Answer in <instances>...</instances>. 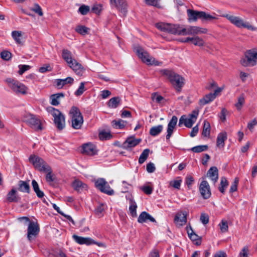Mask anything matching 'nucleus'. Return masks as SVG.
Instances as JSON below:
<instances>
[{
    "label": "nucleus",
    "instance_id": "nucleus-41",
    "mask_svg": "<svg viewBox=\"0 0 257 257\" xmlns=\"http://www.w3.org/2000/svg\"><path fill=\"white\" fill-rule=\"evenodd\" d=\"M192 43L195 46H197L199 47H202L204 45V40L200 37L195 36L192 37Z\"/></svg>",
    "mask_w": 257,
    "mask_h": 257
},
{
    "label": "nucleus",
    "instance_id": "nucleus-49",
    "mask_svg": "<svg viewBox=\"0 0 257 257\" xmlns=\"http://www.w3.org/2000/svg\"><path fill=\"white\" fill-rule=\"evenodd\" d=\"M208 148V146L206 145L198 146L193 147L191 149V150L195 153H200L206 150Z\"/></svg>",
    "mask_w": 257,
    "mask_h": 257
},
{
    "label": "nucleus",
    "instance_id": "nucleus-31",
    "mask_svg": "<svg viewBox=\"0 0 257 257\" xmlns=\"http://www.w3.org/2000/svg\"><path fill=\"white\" fill-rule=\"evenodd\" d=\"M72 186L75 190L78 191H81L83 190H85L87 188L86 184L83 183L80 180L78 179H75L73 181L72 183Z\"/></svg>",
    "mask_w": 257,
    "mask_h": 257
},
{
    "label": "nucleus",
    "instance_id": "nucleus-25",
    "mask_svg": "<svg viewBox=\"0 0 257 257\" xmlns=\"http://www.w3.org/2000/svg\"><path fill=\"white\" fill-rule=\"evenodd\" d=\"M202 12V11L199 12L190 9L188 10L187 14L188 17V21L190 22H195L198 19H201L200 17L201 13Z\"/></svg>",
    "mask_w": 257,
    "mask_h": 257
},
{
    "label": "nucleus",
    "instance_id": "nucleus-58",
    "mask_svg": "<svg viewBox=\"0 0 257 257\" xmlns=\"http://www.w3.org/2000/svg\"><path fill=\"white\" fill-rule=\"evenodd\" d=\"M1 57L4 60H8L11 57V54L8 51H3L1 53Z\"/></svg>",
    "mask_w": 257,
    "mask_h": 257
},
{
    "label": "nucleus",
    "instance_id": "nucleus-35",
    "mask_svg": "<svg viewBox=\"0 0 257 257\" xmlns=\"http://www.w3.org/2000/svg\"><path fill=\"white\" fill-rule=\"evenodd\" d=\"M22 32L19 31H14L12 32V36L16 43L22 44Z\"/></svg>",
    "mask_w": 257,
    "mask_h": 257
},
{
    "label": "nucleus",
    "instance_id": "nucleus-3",
    "mask_svg": "<svg viewBox=\"0 0 257 257\" xmlns=\"http://www.w3.org/2000/svg\"><path fill=\"white\" fill-rule=\"evenodd\" d=\"M134 50L142 61L148 65L159 66L162 63L161 62L156 60L154 58L149 55L148 52L145 51L140 46L135 47Z\"/></svg>",
    "mask_w": 257,
    "mask_h": 257
},
{
    "label": "nucleus",
    "instance_id": "nucleus-8",
    "mask_svg": "<svg viewBox=\"0 0 257 257\" xmlns=\"http://www.w3.org/2000/svg\"><path fill=\"white\" fill-rule=\"evenodd\" d=\"M23 120L32 129L39 131L43 129L41 120L36 116L29 113H25L23 117Z\"/></svg>",
    "mask_w": 257,
    "mask_h": 257
},
{
    "label": "nucleus",
    "instance_id": "nucleus-4",
    "mask_svg": "<svg viewBox=\"0 0 257 257\" xmlns=\"http://www.w3.org/2000/svg\"><path fill=\"white\" fill-rule=\"evenodd\" d=\"M232 24L238 28H245L249 30H254L255 28L250 24L240 17L230 15L229 14L223 15Z\"/></svg>",
    "mask_w": 257,
    "mask_h": 257
},
{
    "label": "nucleus",
    "instance_id": "nucleus-34",
    "mask_svg": "<svg viewBox=\"0 0 257 257\" xmlns=\"http://www.w3.org/2000/svg\"><path fill=\"white\" fill-rule=\"evenodd\" d=\"M215 99V95L212 93H210L205 95L202 98L199 100V103L204 105L212 101Z\"/></svg>",
    "mask_w": 257,
    "mask_h": 257
},
{
    "label": "nucleus",
    "instance_id": "nucleus-48",
    "mask_svg": "<svg viewBox=\"0 0 257 257\" xmlns=\"http://www.w3.org/2000/svg\"><path fill=\"white\" fill-rule=\"evenodd\" d=\"M49 170L48 171H43V172L46 173V181L49 183H52L54 180L55 177L54 175L52 173V171L51 168L49 167Z\"/></svg>",
    "mask_w": 257,
    "mask_h": 257
},
{
    "label": "nucleus",
    "instance_id": "nucleus-51",
    "mask_svg": "<svg viewBox=\"0 0 257 257\" xmlns=\"http://www.w3.org/2000/svg\"><path fill=\"white\" fill-rule=\"evenodd\" d=\"M152 99L154 101L159 103H162L164 100V98L162 96L157 93L152 94Z\"/></svg>",
    "mask_w": 257,
    "mask_h": 257
},
{
    "label": "nucleus",
    "instance_id": "nucleus-64",
    "mask_svg": "<svg viewBox=\"0 0 257 257\" xmlns=\"http://www.w3.org/2000/svg\"><path fill=\"white\" fill-rule=\"evenodd\" d=\"M257 124V121L254 118L253 120H252L251 121L249 122L247 124V127L251 131L254 126Z\"/></svg>",
    "mask_w": 257,
    "mask_h": 257
},
{
    "label": "nucleus",
    "instance_id": "nucleus-20",
    "mask_svg": "<svg viewBox=\"0 0 257 257\" xmlns=\"http://www.w3.org/2000/svg\"><path fill=\"white\" fill-rule=\"evenodd\" d=\"M141 142L140 139H136L134 137L128 138L126 141L122 144V147L125 149H130L135 147Z\"/></svg>",
    "mask_w": 257,
    "mask_h": 257
},
{
    "label": "nucleus",
    "instance_id": "nucleus-12",
    "mask_svg": "<svg viewBox=\"0 0 257 257\" xmlns=\"http://www.w3.org/2000/svg\"><path fill=\"white\" fill-rule=\"evenodd\" d=\"M156 27L162 31L178 35L179 25L160 22L156 24Z\"/></svg>",
    "mask_w": 257,
    "mask_h": 257
},
{
    "label": "nucleus",
    "instance_id": "nucleus-52",
    "mask_svg": "<svg viewBox=\"0 0 257 257\" xmlns=\"http://www.w3.org/2000/svg\"><path fill=\"white\" fill-rule=\"evenodd\" d=\"M18 67L19 68L18 73L20 75H22L25 72L31 68V66L28 65H20Z\"/></svg>",
    "mask_w": 257,
    "mask_h": 257
},
{
    "label": "nucleus",
    "instance_id": "nucleus-45",
    "mask_svg": "<svg viewBox=\"0 0 257 257\" xmlns=\"http://www.w3.org/2000/svg\"><path fill=\"white\" fill-rule=\"evenodd\" d=\"M137 205L136 202L133 199H130L129 210L132 216H136L137 215Z\"/></svg>",
    "mask_w": 257,
    "mask_h": 257
},
{
    "label": "nucleus",
    "instance_id": "nucleus-9",
    "mask_svg": "<svg viewBox=\"0 0 257 257\" xmlns=\"http://www.w3.org/2000/svg\"><path fill=\"white\" fill-rule=\"evenodd\" d=\"M207 32V29L204 28L197 26H189L185 28L179 25L178 35H192L195 36L198 34H206Z\"/></svg>",
    "mask_w": 257,
    "mask_h": 257
},
{
    "label": "nucleus",
    "instance_id": "nucleus-54",
    "mask_svg": "<svg viewBox=\"0 0 257 257\" xmlns=\"http://www.w3.org/2000/svg\"><path fill=\"white\" fill-rule=\"evenodd\" d=\"M32 10L35 13L38 14L40 16H42L43 15L42 9L38 4H35Z\"/></svg>",
    "mask_w": 257,
    "mask_h": 257
},
{
    "label": "nucleus",
    "instance_id": "nucleus-40",
    "mask_svg": "<svg viewBox=\"0 0 257 257\" xmlns=\"http://www.w3.org/2000/svg\"><path fill=\"white\" fill-rule=\"evenodd\" d=\"M19 190L22 192L28 193L30 190V187L28 183L21 181L19 182Z\"/></svg>",
    "mask_w": 257,
    "mask_h": 257
},
{
    "label": "nucleus",
    "instance_id": "nucleus-43",
    "mask_svg": "<svg viewBox=\"0 0 257 257\" xmlns=\"http://www.w3.org/2000/svg\"><path fill=\"white\" fill-rule=\"evenodd\" d=\"M210 125L208 121L205 120L204 121L202 135L204 137H208L210 135Z\"/></svg>",
    "mask_w": 257,
    "mask_h": 257
},
{
    "label": "nucleus",
    "instance_id": "nucleus-7",
    "mask_svg": "<svg viewBox=\"0 0 257 257\" xmlns=\"http://www.w3.org/2000/svg\"><path fill=\"white\" fill-rule=\"evenodd\" d=\"M72 126L74 129H79L83 123V118L78 108L73 106L70 111Z\"/></svg>",
    "mask_w": 257,
    "mask_h": 257
},
{
    "label": "nucleus",
    "instance_id": "nucleus-46",
    "mask_svg": "<svg viewBox=\"0 0 257 257\" xmlns=\"http://www.w3.org/2000/svg\"><path fill=\"white\" fill-rule=\"evenodd\" d=\"M89 29L84 26H78L75 28V31L79 34L85 35L88 34Z\"/></svg>",
    "mask_w": 257,
    "mask_h": 257
},
{
    "label": "nucleus",
    "instance_id": "nucleus-36",
    "mask_svg": "<svg viewBox=\"0 0 257 257\" xmlns=\"http://www.w3.org/2000/svg\"><path fill=\"white\" fill-rule=\"evenodd\" d=\"M163 130V125H158L151 127L150 130V134L152 136L155 137L160 134Z\"/></svg>",
    "mask_w": 257,
    "mask_h": 257
},
{
    "label": "nucleus",
    "instance_id": "nucleus-38",
    "mask_svg": "<svg viewBox=\"0 0 257 257\" xmlns=\"http://www.w3.org/2000/svg\"><path fill=\"white\" fill-rule=\"evenodd\" d=\"M111 123L113 127L119 129L124 128L126 124V121L122 119L113 120Z\"/></svg>",
    "mask_w": 257,
    "mask_h": 257
},
{
    "label": "nucleus",
    "instance_id": "nucleus-19",
    "mask_svg": "<svg viewBox=\"0 0 257 257\" xmlns=\"http://www.w3.org/2000/svg\"><path fill=\"white\" fill-rule=\"evenodd\" d=\"M68 65L78 75H82L83 73L84 72V69L83 67L81 65V64L78 63L75 59L72 61Z\"/></svg>",
    "mask_w": 257,
    "mask_h": 257
},
{
    "label": "nucleus",
    "instance_id": "nucleus-2",
    "mask_svg": "<svg viewBox=\"0 0 257 257\" xmlns=\"http://www.w3.org/2000/svg\"><path fill=\"white\" fill-rule=\"evenodd\" d=\"M240 63L244 67L257 65V48H253L246 50L244 53V57L240 59Z\"/></svg>",
    "mask_w": 257,
    "mask_h": 257
},
{
    "label": "nucleus",
    "instance_id": "nucleus-24",
    "mask_svg": "<svg viewBox=\"0 0 257 257\" xmlns=\"http://www.w3.org/2000/svg\"><path fill=\"white\" fill-rule=\"evenodd\" d=\"M186 230L188 236L191 240L195 241V243L196 245H199L201 244V239L199 238V236L196 234L194 230L192 229L191 226H186Z\"/></svg>",
    "mask_w": 257,
    "mask_h": 257
},
{
    "label": "nucleus",
    "instance_id": "nucleus-30",
    "mask_svg": "<svg viewBox=\"0 0 257 257\" xmlns=\"http://www.w3.org/2000/svg\"><path fill=\"white\" fill-rule=\"evenodd\" d=\"M17 220V223L19 224H24L25 225H37L38 224L37 220L34 218L30 219L27 217H22L18 218Z\"/></svg>",
    "mask_w": 257,
    "mask_h": 257
},
{
    "label": "nucleus",
    "instance_id": "nucleus-11",
    "mask_svg": "<svg viewBox=\"0 0 257 257\" xmlns=\"http://www.w3.org/2000/svg\"><path fill=\"white\" fill-rule=\"evenodd\" d=\"M29 161L36 169L41 172L48 171L49 170V166L39 156L31 155L29 158Z\"/></svg>",
    "mask_w": 257,
    "mask_h": 257
},
{
    "label": "nucleus",
    "instance_id": "nucleus-27",
    "mask_svg": "<svg viewBox=\"0 0 257 257\" xmlns=\"http://www.w3.org/2000/svg\"><path fill=\"white\" fill-rule=\"evenodd\" d=\"M227 139V134L226 132H223L219 133L217 137L216 146L219 148L222 149L224 147V142Z\"/></svg>",
    "mask_w": 257,
    "mask_h": 257
},
{
    "label": "nucleus",
    "instance_id": "nucleus-37",
    "mask_svg": "<svg viewBox=\"0 0 257 257\" xmlns=\"http://www.w3.org/2000/svg\"><path fill=\"white\" fill-rule=\"evenodd\" d=\"M7 200L9 202H15L17 201V191L15 189H12L7 195Z\"/></svg>",
    "mask_w": 257,
    "mask_h": 257
},
{
    "label": "nucleus",
    "instance_id": "nucleus-61",
    "mask_svg": "<svg viewBox=\"0 0 257 257\" xmlns=\"http://www.w3.org/2000/svg\"><path fill=\"white\" fill-rule=\"evenodd\" d=\"M147 170L149 173H153L155 170V167L153 163H149L147 165Z\"/></svg>",
    "mask_w": 257,
    "mask_h": 257
},
{
    "label": "nucleus",
    "instance_id": "nucleus-50",
    "mask_svg": "<svg viewBox=\"0 0 257 257\" xmlns=\"http://www.w3.org/2000/svg\"><path fill=\"white\" fill-rule=\"evenodd\" d=\"M85 83L81 82L78 89L75 92V95L76 96H80L82 95L83 92L86 90L84 87Z\"/></svg>",
    "mask_w": 257,
    "mask_h": 257
},
{
    "label": "nucleus",
    "instance_id": "nucleus-21",
    "mask_svg": "<svg viewBox=\"0 0 257 257\" xmlns=\"http://www.w3.org/2000/svg\"><path fill=\"white\" fill-rule=\"evenodd\" d=\"M83 153L93 156L96 154L97 150L95 146L91 143H87L82 146Z\"/></svg>",
    "mask_w": 257,
    "mask_h": 257
},
{
    "label": "nucleus",
    "instance_id": "nucleus-56",
    "mask_svg": "<svg viewBox=\"0 0 257 257\" xmlns=\"http://www.w3.org/2000/svg\"><path fill=\"white\" fill-rule=\"evenodd\" d=\"M153 187L150 186H144L141 187V190L144 192L146 194L150 195L153 192Z\"/></svg>",
    "mask_w": 257,
    "mask_h": 257
},
{
    "label": "nucleus",
    "instance_id": "nucleus-29",
    "mask_svg": "<svg viewBox=\"0 0 257 257\" xmlns=\"http://www.w3.org/2000/svg\"><path fill=\"white\" fill-rule=\"evenodd\" d=\"M207 175L215 183L217 181L218 179V172L217 168L216 167H211L208 170Z\"/></svg>",
    "mask_w": 257,
    "mask_h": 257
},
{
    "label": "nucleus",
    "instance_id": "nucleus-42",
    "mask_svg": "<svg viewBox=\"0 0 257 257\" xmlns=\"http://www.w3.org/2000/svg\"><path fill=\"white\" fill-rule=\"evenodd\" d=\"M149 153L150 150L148 149H146L143 151L139 159V163L140 164H142L145 162L149 156Z\"/></svg>",
    "mask_w": 257,
    "mask_h": 257
},
{
    "label": "nucleus",
    "instance_id": "nucleus-47",
    "mask_svg": "<svg viewBox=\"0 0 257 257\" xmlns=\"http://www.w3.org/2000/svg\"><path fill=\"white\" fill-rule=\"evenodd\" d=\"M106 209V206L103 204H100L95 209V214L99 217L103 215V212Z\"/></svg>",
    "mask_w": 257,
    "mask_h": 257
},
{
    "label": "nucleus",
    "instance_id": "nucleus-63",
    "mask_svg": "<svg viewBox=\"0 0 257 257\" xmlns=\"http://www.w3.org/2000/svg\"><path fill=\"white\" fill-rule=\"evenodd\" d=\"M39 72L41 73H45L47 71H51L50 66L49 65H46L42 67H41L39 70Z\"/></svg>",
    "mask_w": 257,
    "mask_h": 257
},
{
    "label": "nucleus",
    "instance_id": "nucleus-16",
    "mask_svg": "<svg viewBox=\"0 0 257 257\" xmlns=\"http://www.w3.org/2000/svg\"><path fill=\"white\" fill-rule=\"evenodd\" d=\"M138 222L140 223H157L155 219L147 212H142L138 217Z\"/></svg>",
    "mask_w": 257,
    "mask_h": 257
},
{
    "label": "nucleus",
    "instance_id": "nucleus-26",
    "mask_svg": "<svg viewBox=\"0 0 257 257\" xmlns=\"http://www.w3.org/2000/svg\"><path fill=\"white\" fill-rule=\"evenodd\" d=\"M64 94L63 93H58L52 94L50 97V103L52 105L57 106L60 103V100L64 98Z\"/></svg>",
    "mask_w": 257,
    "mask_h": 257
},
{
    "label": "nucleus",
    "instance_id": "nucleus-32",
    "mask_svg": "<svg viewBox=\"0 0 257 257\" xmlns=\"http://www.w3.org/2000/svg\"><path fill=\"white\" fill-rule=\"evenodd\" d=\"M200 17L202 21L207 22H212L218 19L217 15L215 13H213L212 15H210L209 14L206 13L204 12H202L201 13Z\"/></svg>",
    "mask_w": 257,
    "mask_h": 257
},
{
    "label": "nucleus",
    "instance_id": "nucleus-14",
    "mask_svg": "<svg viewBox=\"0 0 257 257\" xmlns=\"http://www.w3.org/2000/svg\"><path fill=\"white\" fill-rule=\"evenodd\" d=\"M72 238L74 240L79 244H85L86 245L97 244L98 246H100V243L96 242L94 240L90 237H84L78 236L76 234H73L72 235Z\"/></svg>",
    "mask_w": 257,
    "mask_h": 257
},
{
    "label": "nucleus",
    "instance_id": "nucleus-55",
    "mask_svg": "<svg viewBox=\"0 0 257 257\" xmlns=\"http://www.w3.org/2000/svg\"><path fill=\"white\" fill-rule=\"evenodd\" d=\"M89 6L83 5L79 8V12L83 15H86L89 11Z\"/></svg>",
    "mask_w": 257,
    "mask_h": 257
},
{
    "label": "nucleus",
    "instance_id": "nucleus-10",
    "mask_svg": "<svg viewBox=\"0 0 257 257\" xmlns=\"http://www.w3.org/2000/svg\"><path fill=\"white\" fill-rule=\"evenodd\" d=\"M198 113V109H195L189 115L188 117H187L185 115H182L179 119L178 125L181 126L184 124L185 126L188 128L191 127L196 121Z\"/></svg>",
    "mask_w": 257,
    "mask_h": 257
},
{
    "label": "nucleus",
    "instance_id": "nucleus-39",
    "mask_svg": "<svg viewBox=\"0 0 257 257\" xmlns=\"http://www.w3.org/2000/svg\"><path fill=\"white\" fill-rule=\"evenodd\" d=\"M120 101V99L119 97H113L109 100L108 102V106L111 108H116L118 106Z\"/></svg>",
    "mask_w": 257,
    "mask_h": 257
},
{
    "label": "nucleus",
    "instance_id": "nucleus-23",
    "mask_svg": "<svg viewBox=\"0 0 257 257\" xmlns=\"http://www.w3.org/2000/svg\"><path fill=\"white\" fill-rule=\"evenodd\" d=\"M187 215L186 211H179L175 215L174 218V222L176 224L183 225L187 222Z\"/></svg>",
    "mask_w": 257,
    "mask_h": 257
},
{
    "label": "nucleus",
    "instance_id": "nucleus-15",
    "mask_svg": "<svg viewBox=\"0 0 257 257\" xmlns=\"http://www.w3.org/2000/svg\"><path fill=\"white\" fill-rule=\"evenodd\" d=\"M199 191L201 196L204 199H208L211 196L210 186L206 180H203L199 186Z\"/></svg>",
    "mask_w": 257,
    "mask_h": 257
},
{
    "label": "nucleus",
    "instance_id": "nucleus-60",
    "mask_svg": "<svg viewBox=\"0 0 257 257\" xmlns=\"http://www.w3.org/2000/svg\"><path fill=\"white\" fill-rule=\"evenodd\" d=\"M145 1L148 5L155 7L159 6V0H145Z\"/></svg>",
    "mask_w": 257,
    "mask_h": 257
},
{
    "label": "nucleus",
    "instance_id": "nucleus-6",
    "mask_svg": "<svg viewBox=\"0 0 257 257\" xmlns=\"http://www.w3.org/2000/svg\"><path fill=\"white\" fill-rule=\"evenodd\" d=\"M5 81L15 93L22 95L28 93V88L20 82L11 78L6 79Z\"/></svg>",
    "mask_w": 257,
    "mask_h": 257
},
{
    "label": "nucleus",
    "instance_id": "nucleus-1",
    "mask_svg": "<svg viewBox=\"0 0 257 257\" xmlns=\"http://www.w3.org/2000/svg\"><path fill=\"white\" fill-rule=\"evenodd\" d=\"M161 74L167 78L175 90L180 92L185 84V79L181 75L172 70L163 69L160 71Z\"/></svg>",
    "mask_w": 257,
    "mask_h": 257
},
{
    "label": "nucleus",
    "instance_id": "nucleus-57",
    "mask_svg": "<svg viewBox=\"0 0 257 257\" xmlns=\"http://www.w3.org/2000/svg\"><path fill=\"white\" fill-rule=\"evenodd\" d=\"M238 179L237 178H235L233 182L232 183L230 188V191L231 192H234L236 191L237 188V184L238 183Z\"/></svg>",
    "mask_w": 257,
    "mask_h": 257
},
{
    "label": "nucleus",
    "instance_id": "nucleus-17",
    "mask_svg": "<svg viewBox=\"0 0 257 257\" xmlns=\"http://www.w3.org/2000/svg\"><path fill=\"white\" fill-rule=\"evenodd\" d=\"M178 121V118L176 116H173L172 118L169 122L167 129V135L166 140H169L170 138L172 136L174 130L175 128L177 123Z\"/></svg>",
    "mask_w": 257,
    "mask_h": 257
},
{
    "label": "nucleus",
    "instance_id": "nucleus-44",
    "mask_svg": "<svg viewBox=\"0 0 257 257\" xmlns=\"http://www.w3.org/2000/svg\"><path fill=\"white\" fill-rule=\"evenodd\" d=\"M244 97L243 95H241L238 97L237 102L235 104V106L238 110H240L244 104Z\"/></svg>",
    "mask_w": 257,
    "mask_h": 257
},
{
    "label": "nucleus",
    "instance_id": "nucleus-5",
    "mask_svg": "<svg viewBox=\"0 0 257 257\" xmlns=\"http://www.w3.org/2000/svg\"><path fill=\"white\" fill-rule=\"evenodd\" d=\"M47 111L54 117V122L57 128L60 130L63 129L65 126L64 115L58 109L52 106L48 107Z\"/></svg>",
    "mask_w": 257,
    "mask_h": 257
},
{
    "label": "nucleus",
    "instance_id": "nucleus-59",
    "mask_svg": "<svg viewBox=\"0 0 257 257\" xmlns=\"http://www.w3.org/2000/svg\"><path fill=\"white\" fill-rule=\"evenodd\" d=\"M248 249L247 246H244L239 253L240 257H248Z\"/></svg>",
    "mask_w": 257,
    "mask_h": 257
},
{
    "label": "nucleus",
    "instance_id": "nucleus-18",
    "mask_svg": "<svg viewBox=\"0 0 257 257\" xmlns=\"http://www.w3.org/2000/svg\"><path fill=\"white\" fill-rule=\"evenodd\" d=\"M40 232L39 226H28L27 237L30 241L34 240Z\"/></svg>",
    "mask_w": 257,
    "mask_h": 257
},
{
    "label": "nucleus",
    "instance_id": "nucleus-33",
    "mask_svg": "<svg viewBox=\"0 0 257 257\" xmlns=\"http://www.w3.org/2000/svg\"><path fill=\"white\" fill-rule=\"evenodd\" d=\"M62 56L68 65L75 59L73 58L71 53L67 49L63 50Z\"/></svg>",
    "mask_w": 257,
    "mask_h": 257
},
{
    "label": "nucleus",
    "instance_id": "nucleus-53",
    "mask_svg": "<svg viewBox=\"0 0 257 257\" xmlns=\"http://www.w3.org/2000/svg\"><path fill=\"white\" fill-rule=\"evenodd\" d=\"M99 137L101 140H107L109 139L111 137V136L109 132L102 131L100 132Z\"/></svg>",
    "mask_w": 257,
    "mask_h": 257
},
{
    "label": "nucleus",
    "instance_id": "nucleus-22",
    "mask_svg": "<svg viewBox=\"0 0 257 257\" xmlns=\"http://www.w3.org/2000/svg\"><path fill=\"white\" fill-rule=\"evenodd\" d=\"M111 6L116 8L121 13H126V4L125 0H110Z\"/></svg>",
    "mask_w": 257,
    "mask_h": 257
},
{
    "label": "nucleus",
    "instance_id": "nucleus-13",
    "mask_svg": "<svg viewBox=\"0 0 257 257\" xmlns=\"http://www.w3.org/2000/svg\"><path fill=\"white\" fill-rule=\"evenodd\" d=\"M95 185L101 192L108 195H112L113 190L110 188L107 182L103 178L97 179L95 182Z\"/></svg>",
    "mask_w": 257,
    "mask_h": 257
},
{
    "label": "nucleus",
    "instance_id": "nucleus-62",
    "mask_svg": "<svg viewBox=\"0 0 257 257\" xmlns=\"http://www.w3.org/2000/svg\"><path fill=\"white\" fill-rule=\"evenodd\" d=\"M200 220L203 224H206L208 223V216L205 214H202L200 216Z\"/></svg>",
    "mask_w": 257,
    "mask_h": 257
},
{
    "label": "nucleus",
    "instance_id": "nucleus-28",
    "mask_svg": "<svg viewBox=\"0 0 257 257\" xmlns=\"http://www.w3.org/2000/svg\"><path fill=\"white\" fill-rule=\"evenodd\" d=\"M74 82V79L71 77H68L65 79H58L56 80V86L58 88H62L63 86L71 85Z\"/></svg>",
    "mask_w": 257,
    "mask_h": 257
}]
</instances>
